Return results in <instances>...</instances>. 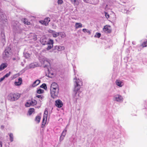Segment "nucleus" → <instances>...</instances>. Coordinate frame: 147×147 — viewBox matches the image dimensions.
<instances>
[{"label":"nucleus","mask_w":147,"mask_h":147,"mask_svg":"<svg viewBox=\"0 0 147 147\" xmlns=\"http://www.w3.org/2000/svg\"><path fill=\"white\" fill-rule=\"evenodd\" d=\"M71 2L73 3L74 5L75 4V3L76 2V1H78L77 0H71Z\"/></svg>","instance_id":"obj_38"},{"label":"nucleus","mask_w":147,"mask_h":147,"mask_svg":"<svg viewBox=\"0 0 147 147\" xmlns=\"http://www.w3.org/2000/svg\"><path fill=\"white\" fill-rule=\"evenodd\" d=\"M103 30L105 33H109L111 32L112 30L110 26L106 25L103 28Z\"/></svg>","instance_id":"obj_4"},{"label":"nucleus","mask_w":147,"mask_h":147,"mask_svg":"<svg viewBox=\"0 0 147 147\" xmlns=\"http://www.w3.org/2000/svg\"><path fill=\"white\" fill-rule=\"evenodd\" d=\"M64 138V137H63V136L62 137H61V136L60 137V141H62L63 140Z\"/></svg>","instance_id":"obj_42"},{"label":"nucleus","mask_w":147,"mask_h":147,"mask_svg":"<svg viewBox=\"0 0 147 147\" xmlns=\"http://www.w3.org/2000/svg\"><path fill=\"white\" fill-rule=\"evenodd\" d=\"M41 42L42 44L43 45H47L48 42L47 41V39L45 38L42 39Z\"/></svg>","instance_id":"obj_22"},{"label":"nucleus","mask_w":147,"mask_h":147,"mask_svg":"<svg viewBox=\"0 0 147 147\" xmlns=\"http://www.w3.org/2000/svg\"><path fill=\"white\" fill-rule=\"evenodd\" d=\"M40 87L43 88L45 89L47 88V87L46 84H43Z\"/></svg>","instance_id":"obj_31"},{"label":"nucleus","mask_w":147,"mask_h":147,"mask_svg":"<svg viewBox=\"0 0 147 147\" xmlns=\"http://www.w3.org/2000/svg\"><path fill=\"white\" fill-rule=\"evenodd\" d=\"M31 105H30V100H29L28 102H27L25 104V106L26 107H30Z\"/></svg>","instance_id":"obj_28"},{"label":"nucleus","mask_w":147,"mask_h":147,"mask_svg":"<svg viewBox=\"0 0 147 147\" xmlns=\"http://www.w3.org/2000/svg\"><path fill=\"white\" fill-rule=\"evenodd\" d=\"M11 49L9 48H7L4 51L5 55L7 57H8L10 55Z\"/></svg>","instance_id":"obj_10"},{"label":"nucleus","mask_w":147,"mask_h":147,"mask_svg":"<svg viewBox=\"0 0 147 147\" xmlns=\"http://www.w3.org/2000/svg\"><path fill=\"white\" fill-rule=\"evenodd\" d=\"M50 91L51 96L53 98H55L58 96L59 93V89H53V90H50Z\"/></svg>","instance_id":"obj_3"},{"label":"nucleus","mask_w":147,"mask_h":147,"mask_svg":"<svg viewBox=\"0 0 147 147\" xmlns=\"http://www.w3.org/2000/svg\"><path fill=\"white\" fill-rule=\"evenodd\" d=\"M7 66V64L6 63L1 64L0 65V71L4 69Z\"/></svg>","instance_id":"obj_14"},{"label":"nucleus","mask_w":147,"mask_h":147,"mask_svg":"<svg viewBox=\"0 0 147 147\" xmlns=\"http://www.w3.org/2000/svg\"><path fill=\"white\" fill-rule=\"evenodd\" d=\"M142 46L143 47H147V41L144 42L142 44Z\"/></svg>","instance_id":"obj_30"},{"label":"nucleus","mask_w":147,"mask_h":147,"mask_svg":"<svg viewBox=\"0 0 147 147\" xmlns=\"http://www.w3.org/2000/svg\"><path fill=\"white\" fill-rule=\"evenodd\" d=\"M13 134L12 133L10 134H9V137H10L9 140H10V141H11V142H12L13 141Z\"/></svg>","instance_id":"obj_29"},{"label":"nucleus","mask_w":147,"mask_h":147,"mask_svg":"<svg viewBox=\"0 0 147 147\" xmlns=\"http://www.w3.org/2000/svg\"><path fill=\"white\" fill-rule=\"evenodd\" d=\"M44 90L41 89H39L37 90V93L38 94L42 93L44 92Z\"/></svg>","instance_id":"obj_32"},{"label":"nucleus","mask_w":147,"mask_h":147,"mask_svg":"<svg viewBox=\"0 0 147 147\" xmlns=\"http://www.w3.org/2000/svg\"><path fill=\"white\" fill-rule=\"evenodd\" d=\"M122 83V82L119 80H117L116 81V84L119 87H121L122 86V85L121 84Z\"/></svg>","instance_id":"obj_19"},{"label":"nucleus","mask_w":147,"mask_h":147,"mask_svg":"<svg viewBox=\"0 0 147 147\" xmlns=\"http://www.w3.org/2000/svg\"><path fill=\"white\" fill-rule=\"evenodd\" d=\"M47 119H45L43 118L42 121L41 125V127L43 128L45 126L47 122Z\"/></svg>","instance_id":"obj_20"},{"label":"nucleus","mask_w":147,"mask_h":147,"mask_svg":"<svg viewBox=\"0 0 147 147\" xmlns=\"http://www.w3.org/2000/svg\"><path fill=\"white\" fill-rule=\"evenodd\" d=\"M36 97L38 98H40V100H39L40 102L43 100V99L44 97L43 96L39 95H36Z\"/></svg>","instance_id":"obj_24"},{"label":"nucleus","mask_w":147,"mask_h":147,"mask_svg":"<svg viewBox=\"0 0 147 147\" xmlns=\"http://www.w3.org/2000/svg\"><path fill=\"white\" fill-rule=\"evenodd\" d=\"M55 105L57 107L60 108L62 106L63 104L62 101L61 100L58 99L55 101Z\"/></svg>","instance_id":"obj_9"},{"label":"nucleus","mask_w":147,"mask_h":147,"mask_svg":"<svg viewBox=\"0 0 147 147\" xmlns=\"http://www.w3.org/2000/svg\"><path fill=\"white\" fill-rule=\"evenodd\" d=\"M23 22L25 24L29 25L30 24V22H29L28 20L26 18H24V19Z\"/></svg>","instance_id":"obj_21"},{"label":"nucleus","mask_w":147,"mask_h":147,"mask_svg":"<svg viewBox=\"0 0 147 147\" xmlns=\"http://www.w3.org/2000/svg\"><path fill=\"white\" fill-rule=\"evenodd\" d=\"M5 77H4V76L3 77L1 78V79H0V81H3V80H4V79L5 78Z\"/></svg>","instance_id":"obj_43"},{"label":"nucleus","mask_w":147,"mask_h":147,"mask_svg":"<svg viewBox=\"0 0 147 147\" xmlns=\"http://www.w3.org/2000/svg\"><path fill=\"white\" fill-rule=\"evenodd\" d=\"M2 144L1 142L0 141V147H2Z\"/></svg>","instance_id":"obj_44"},{"label":"nucleus","mask_w":147,"mask_h":147,"mask_svg":"<svg viewBox=\"0 0 147 147\" xmlns=\"http://www.w3.org/2000/svg\"><path fill=\"white\" fill-rule=\"evenodd\" d=\"M101 36V34L100 33L96 32L95 35V37L99 38Z\"/></svg>","instance_id":"obj_27"},{"label":"nucleus","mask_w":147,"mask_h":147,"mask_svg":"<svg viewBox=\"0 0 147 147\" xmlns=\"http://www.w3.org/2000/svg\"><path fill=\"white\" fill-rule=\"evenodd\" d=\"M22 82V78H20L18 79V81L15 82L14 84L16 86H19L21 84Z\"/></svg>","instance_id":"obj_13"},{"label":"nucleus","mask_w":147,"mask_h":147,"mask_svg":"<svg viewBox=\"0 0 147 147\" xmlns=\"http://www.w3.org/2000/svg\"><path fill=\"white\" fill-rule=\"evenodd\" d=\"M50 21L49 18L47 17L45 18L43 20L39 21V22L43 25L45 26L48 25L49 22Z\"/></svg>","instance_id":"obj_5"},{"label":"nucleus","mask_w":147,"mask_h":147,"mask_svg":"<svg viewBox=\"0 0 147 147\" xmlns=\"http://www.w3.org/2000/svg\"><path fill=\"white\" fill-rule=\"evenodd\" d=\"M48 71L49 72L48 75V76L50 77L51 76L53 75L54 74L53 73L51 72V71H49V70H48Z\"/></svg>","instance_id":"obj_33"},{"label":"nucleus","mask_w":147,"mask_h":147,"mask_svg":"<svg viewBox=\"0 0 147 147\" xmlns=\"http://www.w3.org/2000/svg\"><path fill=\"white\" fill-rule=\"evenodd\" d=\"M65 49V47L64 46H56L55 47V49L57 50L58 51H61L64 50Z\"/></svg>","instance_id":"obj_11"},{"label":"nucleus","mask_w":147,"mask_h":147,"mask_svg":"<svg viewBox=\"0 0 147 147\" xmlns=\"http://www.w3.org/2000/svg\"><path fill=\"white\" fill-rule=\"evenodd\" d=\"M44 114L48 115V112L47 110V109H45V110L44 111Z\"/></svg>","instance_id":"obj_40"},{"label":"nucleus","mask_w":147,"mask_h":147,"mask_svg":"<svg viewBox=\"0 0 147 147\" xmlns=\"http://www.w3.org/2000/svg\"><path fill=\"white\" fill-rule=\"evenodd\" d=\"M46 63L47 65L49 64V63L47 60H44V63Z\"/></svg>","instance_id":"obj_41"},{"label":"nucleus","mask_w":147,"mask_h":147,"mask_svg":"<svg viewBox=\"0 0 147 147\" xmlns=\"http://www.w3.org/2000/svg\"><path fill=\"white\" fill-rule=\"evenodd\" d=\"M49 32L52 34L53 36L54 37H57L59 35V32H56L54 31L50 30Z\"/></svg>","instance_id":"obj_12"},{"label":"nucleus","mask_w":147,"mask_h":147,"mask_svg":"<svg viewBox=\"0 0 147 147\" xmlns=\"http://www.w3.org/2000/svg\"><path fill=\"white\" fill-rule=\"evenodd\" d=\"M13 59V60H15L16 59L15 58H14Z\"/></svg>","instance_id":"obj_45"},{"label":"nucleus","mask_w":147,"mask_h":147,"mask_svg":"<svg viewBox=\"0 0 147 147\" xmlns=\"http://www.w3.org/2000/svg\"><path fill=\"white\" fill-rule=\"evenodd\" d=\"M105 16L107 19L109 18V14L107 12H105Z\"/></svg>","instance_id":"obj_34"},{"label":"nucleus","mask_w":147,"mask_h":147,"mask_svg":"<svg viewBox=\"0 0 147 147\" xmlns=\"http://www.w3.org/2000/svg\"><path fill=\"white\" fill-rule=\"evenodd\" d=\"M40 82V81L39 80H37L33 82L32 86L33 87H34L38 85Z\"/></svg>","instance_id":"obj_16"},{"label":"nucleus","mask_w":147,"mask_h":147,"mask_svg":"<svg viewBox=\"0 0 147 147\" xmlns=\"http://www.w3.org/2000/svg\"><path fill=\"white\" fill-rule=\"evenodd\" d=\"M37 38H36V39H35V40H36Z\"/></svg>","instance_id":"obj_46"},{"label":"nucleus","mask_w":147,"mask_h":147,"mask_svg":"<svg viewBox=\"0 0 147 147\" xmlns=\"http://www.w3.org/2000/svg\"><path fill=\"white\" fill-rule=\"evenodd\" d=\"M56 89H59V87L58 84L56 83L53 82L51 84L50 90Z\"/></svg>","instance_id":"obj_8"},{"label":"nucleus","mask_w":147,"mask_h":147,"mask_svg":"<svg viewBox=\"0 0 147 147\" xmlns=\"http://www.w3.org/2000/svg\"><path fill=\"white\" fill-rule=\"evenodd\" d=\"M92 1V0H84V2L89 3H91Z\"/></svg>","instance_id":"obj_36"},{"label":"nucleus","mask_w":147,"mask_h":147,"mask_svg":"<svg viewBox=\"0 0 147 147\" xmlns=\"http://www.w3.org/2000/svg\"><path fill=\"white\" fill-rule=\"evenodd\" d=\"M114 100L117 102H121L123 101V98L122 96L119 95H115L114 97Z\"/></svg>","instance_id":"obj_7"},{"label":"nucleus","mask_w":147,"mask_h":147,"mask_svg":"<svg viewBox=\"0 0 147 147\" xmlns=\"http://www.w3.org/2000/svg\"><path fill=\"white\" fill-rule=\"evenodd\" d=\"M20 97V95L18 93H11L9 95V97L11 101L17 100Z\"/></svg>","instance_id":"obj_2"},{"label":"nucleus","mask_w":147,"mask_h":147,"mask_svg":"<svg viewBox=\"0 0 147 147\" xmlns=\"http://www.w3.org/2000/svg\"><path fill=\"white\" fill-rule=\"evenodd\" d=\"M37 103V101L34 99H33L30 100V105H36Z\"/></svg>","instance_id":"obj_18"},{"label":"nucleus","mask_w":147,"mask_h":147,"mask_svg":"<svg viewBox=\"0 0 147 147\" xmlns=\"http://www.w3.org/2000/svg\"><path fill=\"white\" fill-rule=\"evenodd\" d=\"M34 111V108H30L28 111V113L30 115H31L32 113Z\"/></svg>","instance_id":"obj_23"},{"label":"nucleus","mask_w":147,"mask_h":147,"mask_svg":"<svg viewBox=\"0 0 147 147\" xmlns=\"http://www.w3.org/2000/svg\"><path fill=\"white\" fill-rule=\"evenodd\" d=\"M63 2L62 0H58V3L59 4H61Z\"/></svg>","instance_id":"obj_37"},{"label":"nucleus","mask_w":147,"mask_h":147,"mask_svg":"<svg viewBox=\"0 0 147 147\" xmlns=\"http://www.w3.org/2000/svg\"><path fill=\"white\" fill-rule=\"evenodd\" d=\"M76 85L75 86L74 91L76 93V92L80 89V86L82 85V82L79 79H77L76 78Z\"/></svg>","instance_id":"obj_1"},{"label":"nucleus","mask_w":147,"mask_h":147,"mask_svg":"<svg viewBox=\"0 0 147 147\" xmlns=\"http://www.w3.org/2000/svg\"><path fill=\"white\" fill-rule=\"evenodd\" d=\"M53 40L52 39H50L48 41L47 43L48 47L47 48V49L48 50L51 49L53 47Z\"/></svg>","instance_id":"obj_6"},{"label":"nucleus","mask_w":147,"mask_h":147,"mask_svg":"<svg viewBox=\"0 0 147 147\" xmlns=\"http://www.w3.org/2000/svg\"><path fill=\"white\" fill-rule=\"evenodd\" d=\"M10 74H11V72H9V73L5 75L4 76L5 78H7L10 75Z\"/></svg>","instance_id":"obj_35"},{"label":"nucleus","mask_w":147,"mask_h":147,"mask_svg":"<svg viewBox=\"0 0 147 147\" xmlns=\"http://www.w3.org/2000/svg\"><path fill=\"white\" fill-rule=\"evenodd\" d=\"M41 119V117L39 116H36L35 119V121L37 123H39Z\"/></svg>","instance_id":"obj_17"},{"label":"nucleus","mask_w":147,"mask_h":147,"mask_svg":"<svg viewBox=\"0 0 147 147\" xmlns=\"http://www.w3.org/2000/svg\"><path fill=\"white\" fill-rule=\"evenodd\" d=\"M48 115L44 114L43 119H47V117Z\"/></svg>","instance_id":"obj_39"},{"label":"nucleus","mask_w":147,"mask_h":147,"mask_svg":"<svg viewBox=\"0 0 147 147\" xmlns=\"http://www.w3.org/2000/svg\"><path fill=\"white\" fill-rule=\"evenodd\" d=\"M83 32L85 33L87 32L89 34H91V32L89 30L87 29L86 28H84L82 30Z\"/></svg>","instance_id":"obj_25"},{"label":"nucleus","mask_w":147,"mask_h":147,"mask_svg":"<svg viewBox=\"0 0 147 147\" xmlns=\"http://www.w3.org/2000/svg\"><path fill=\"white\" fill-rule=\"evenodd\" d=\"M75 26L76 29L81 28L82 27V24L80 23H76L75 24Z\"/></svg>","instance_id":"obj_15"},{"label":"nucleus","mask_w":147,"mask_h":147,"mask_svg":"<svg viewBox=\"0 0 147 147\" xmlns=\"http://www.w3.org/2000/svg\"><path fill=\"white\" fill-rule=\"evenodd\" d=\"M67 132V130L66 129H64L61 135V137H62L63 136L64 137L66 135V133Z\"/></svg>","instance_id":"obj_26"}]
</instances>
